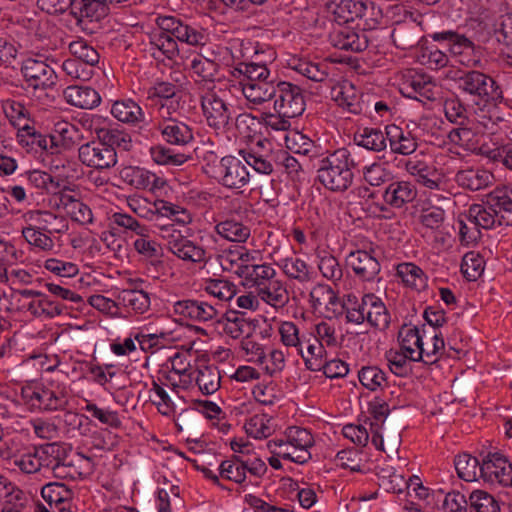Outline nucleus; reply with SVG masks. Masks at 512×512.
<instances>
[{
	"mask_svg": "<svg viewBox=\"0 0 512 512\" xmlns=\"http://www.w3.org/2000/svg\"><path fill=\"white\" fill-rule=\"evenodd\" d=\"M455 82L465 100L475 107L496 105L503 100V92L498 83L481 71L461 72Z\"/></svg>",
	"mask_w": 512,
	"mask_h": 512,
	"instance_id": "nucleus-1",
	"label": "nucleus"
},
{
	"mask_svg": "<svg viewBox=\"0 0 512 512\" xmlns=\"http://www.w3.org/2000/svg\"><path fill=\"white\" fill-rule=\"evenodd\" d=\"M355 166L349 151L345 148L319 159L318 180L331 191H345L353 181L352 168Z\"/></svg>",
	"mask_w": 512,
	"mask_h": 512,
	"instance_id": "nucleus-2",
	"label": "nucleus"
},
{
	"mask_svg": "<svg viewBox=\"0 0 512 512\" xmlns=\"http://www.w3.org/2000/svg\"><path fill=\"white\" fill-rule=\"evenodd\" d=\"M54 449L53 443L39 446L13 444L9 448L7 459L20 472L36 474L42 469L48 468L51 458L57 456Z\"/></svg>",
	"mask_w": 512,
	"mask_h": 512,
	"instance_id": "nucleus-3",
	"label": "nucleus"
},
{
	"mask_svg": "<svg viewBox=\"0 0 512 512\" xmlns=\"http://www.w3.org/2000/svg\"><path fill=\"white\" fill-rule=\"evenodd\" d=\"M54 453L57 456L51 458L48 469L52 471L54 477L64 480L82 479L93 471V461L81 453H76L70 457L67 455V449L64 445L54 442Z\"/></svg>",
	"mask_w": 512,
	"mask_h": 512,
	"instance_id": "nucleus-4",
	"label": "nucleus"
},
{
	"mask_svg": "<svg viewBox=\"0 0 512 512\" xmlns=\"http://www.w3.org/2000/svg\"><path fill=\"white\" fill-rule=\"evenodd\" d=\"M272 100L273 110L286 117H298L305 110V100L301 88L290 82L279 81Z\"/></svg>",
	"mask_w": 512,
	"mask_h": 512,
	"instance_id": "nucleus-5",
	"label": "nucleus"
},
{
	"mask_svg": "<svg viewBox=\"0 0 512 512\" xmlns=\"http://www.w3.org/2000/svg\"><path fill=\"white\" fill-rule=\"evenodd\" d=\"M200 101L202 115L210 127L224 128L231 119V112L224 101L218 97L215 88H205L196 92Z\"/></svg>",
	"mask_w": 512,
	"mask_h": 512,
	"instance_id": "nucleus-6",
	"label": "nucleus"
},
{
	"mask_svg": "<svg viewBox=\"0 0 512 512\" xmlns=\"http://www.w3.org/2000/svg\"><path fill=\"white\" fill-rule=\"evenodd\" d=\"M21 397L32 410L55 411L64 408L67 404L62 391H54L40 385L22 388Z\"/></svg>",
	"mask_w": 512,
	"mask_h": 512,
	"instance_id": "nucleus-7",
	"label": "nucleus"
},
{
	"mask_svg": "<svg viewBox=\"0 0 512 512\" xmlns=\"http://www.w3.org/2000/svg\"><path fill=\"white\" fill-rule=\"evenodd\" d=\"M18 144L27 153L38 154L46 152L55 154L59 152V144L55 135H45L38 131L33 123L25 125L16 133Z\"/></svg>",
	"mask_w": 512,
	"mask_h": 512,
	"instance_id": "nucleus-8",
	"label": "nucleus"
},
{
	"mask_svg": "<svg viewBox=\"0 0 512 512\" xmlns=\"http://www.w3.org/2000/svg\"><path fill=\"white\" fill-rule=\"evenodd\" d=\"M91 129L101 141L108 148H113L121 151H130L133 144L132 138L128 132L119 125L107 123L102 117L95 116L91 121Z\"/></svg>",
	"mask_w": 512,
	"mask_h": 512,
	"instance_id": "nucleus-9",
	"label": "nucleus"
},
{
	"mask_svg": "<svg viewBox=\"0 0 512 512\" xmlns=\"http://www.w3.org/2000/svg\"><path fill=\"white\" fill-rule=\"evenodd\" d=\"M480 478L491 484L512 486V464L498 453H488L482 458Z\"/></svg>",
	"mask_w": 512,
	"mask_h": 512,
	"instance_id": "nucleus-10",
	"label": "nucleus"
},
{
	"mask_svg": "<svg viewBox=\"0 0 512 512\" xmlns=\"http://www.w3.org/2000/svg\"><path fill=\"white\" fill-rule=\"evenodd\" d=\"M393 9L397 11H403L405 17H409V20L399 21L395 23L391 38L394 45L401 50H411L418 46L421 39L423 38L422 29L420 23H417L413 18V13L407 11L403 6L396 5Z\"/></svg>",
	"mask_w": 512,
	"mask_h": 512,
	"instance_id": "nucleus-11",
	"label": "nucleus"
},
{
	"mask_svg": "<svg viewBox=\"0 0 512 512\" xmlns=\"http://www.w3.org/2000/svg\"><path fill=\"white\" fill-rule=\"evenodd\" d=\"M147 100L160 117L169 118L179 108L177 88L169 82H156L147 89Z\"/></svg>",
	"mask_w": 512,
	"mask_h": 512,
	"instance_id": "nucleus-12",
	"label": "nucleus"
},
{
	"mask_svg": "<svg viewBox=\"0 0 512 512\" xmlns=\"http://www.w3.org/2000/svg\"><path fill=\"white\" fill-rule=\"evenodd\" d=\"M191 349L192 346H189L185 351L176 352L171 357L172 371L170 380L172 381L176 393L182 399H186L190 396L192 371L189 357Z\"/></svg>",
	"mask_w": 512,
	"mask_h": 512,
	"instance_id": "nucleus-13",
	"label": "nucleus"
},
{
	"mask_svg": "<svg viewBox=\"0 0 512 512\" xmlns=\"http://www.w3.org/2000/svg\"><path fill=\"white\" fill-rule=\"evenodd\" d=\"M21 73L34 89H48L56 85L57 75L45 61L36 58H27L21 66Z\"/></svg>",
	"mask_w": 512,
	"mask_h": 512,
	"instance_id": "nucleus-14",
	"label": "nucleus"
},
{
	"mask_svg": "<svg viewBox=\"0 0 512 512\" xmlns=\"http://www.w3.org/2000/svg\"><path fill=\"white\" fill-rule=\"evenodd\" d=\"M401 92L423 104H426L427 101H436L439 94L437 85L432 78L421 73L408 75L401 84Z\"/></svg>",
	"mask_w": 512,
	"mask_h": 512,
	"instance_id": "nucleus-15",
	"label": "nucleus"
},
{
	"mask_svg": "<svg viewBox=\"0 0 512 512\" xmlns=\"http://www.w3.org/2000/svg\"><path fill=\"white\" fill-rule=\"evenodd\" d=\"M80 161L95 169H109L117 163V152L108 148L101 141L83 144L79 148Z\"/></svg>",
	"mask_w": 512,
	"mask_h": 512,
	"instance_id": "nucleus-16",
	"label": "nucleus"
},
{
	"mask_svg": "<svg viewBox=\"0 0 512 512\" xmlns=\"http://www.w3.org/2000/svg\"><path fill=\"white\" fill-rule=\"evenodd\" d=\"M372 253H374L373 248H370V251L357 249L350 252L346 257L347 265L352 269L355 276L362 281H373L380 273L381 265Z\"/></svg>",
	"mask_w": 512,
	"mask_h": 512,
	"instance_id": "nucleus-17",
	"label": "nucleus"
},
{
	"mask_svg": "<svg viewBox=\"0 0 512 512\" xmlns=\"http://www.w3.org/2000/svg\"><path fill=\"white\" fill-rule=\"evenodd\" d=\"M199 140L194 138V154L197 157V164L200 165L202 173L209 178H219V171L222 167V159L215 151V145L210 138L198 133Z\"/></svg>",
	"mask_w": 512,
	"mask_h": 512,
	"instance_id": "nucleus-18",
	"label": "nucleus"
},
{
	"mask_svg": "<svg viewBox=\"0 0 512 512\" xmlns=\"http://www.w3.org/2000/svg\"><path fill=\"white\" fill-rule=\"evenodd\" d=\"M199 140L194 138V154L197 157V164L200 165L202 173L209 178H219V171L222 167V159L215 151V145L210 138L198 133Z\"/></svg>",
	"mask_w": 512,
	"mask_h": 512,
	"instance_id": "nucleus-19",
	"label": "nucleus"
},
{
	"mask_svg": "<svg viewBox=\"0 0 512 512\" xmlns=\"http://www.w3.org/2000/svg\"><path fill=\"white\" fill-rule=\"evenodd\" d=\"M41 496L54 512H73L74 491L64 483L50 482L41 489Z\"/></svg>",
	"mask_w": 512,
	"mask_h": 512,
	"instance_id": "nucleus-20",
	"label": "nucleus"
},
{
	"mask_svg": "<svg viewBox=\"0 0 512 512\" xmlns=\"http://www.w3.org/2000/svg\"><path fill=\"white\" fill-rule=\"evenodd\" d=\"M199 43L200 40L194 32V48H196ZM203 47L204 45L201 44L200 51L194 49V54H197V57H194V75L200 78H194V93L203 91L205 88H216L213 77L217 71V65L212 59L202 53Z\"/></svg>",
	"mask_w": 512,
	"mask_h": 512,
	"instance_id": "nucleus-21",
	"label": "nucleus"
},
{
	"mask_svg": "<svg viewBox=\"0 0 512 512\" xmlns=\"http://www.w3.org/2000/svg\"><path fill=\"white\" fill-rule=\"evenodd\" d=\"M426 329L423 326L419 329L412 325H403L398 332V341L400 349L407 353L413 362L421 361L423 358L424 338H426Z\"/></svg>",
	"mask_w": 512,
	"mask_h": 512,
	"instance_id": "nucleus-22",
	"label": "nucleus"
},
{
	"mask_svg": "<svg viewBox=\"0 0 512 512\" xmlns=\"http://www.w3.org/2000/svg\"><path fill=\"white\" fill-rule=\"evenodd\" d=\"M249 172L246 165L234 156L222 158V167L219 171V178H215L228 188H241L249 181Z\"/></svg>",
	"mask_w": 512,
	"mask_h": 512,
	"instance_id": "nucleus-23",
	"label": "nucleus"
},
{
	"mask_svg": "<svg viewBox=\"0 0 512 512\" xmlns=\"http://www.w3.org/2000/svg\"><path fill=\"white\" fill-rule=\"evenodd\" d=\"M454 180L463 189L479 191L491 186L495 177L491 171L483 167H468L457 171Z\"/></svg>",
	"mask_w": 512,
	"mask_h": 512,
	"instance_id": "nucleus-24",
	"label": "nucleus"
},
{
	"mask_svg": "<svg viewBox=\"0 0 512 512\" xmlns=\"http://www.w3.org/2000/svg\"><path fill=\"white\" fill-rule=\"evenodd\" d=\"M331 97L338 106L352 114H361L364 110L362 95L357 92L352 82L345 80L332 87Z\"/></svg>",
	"mask_w": 512,
	"mask_h": 512,
	"instance_id": "nucleus-25",
	"label": "nucleus"
},
{
	"mask_svg": "<svg viewBox=\"0 0 512 512\" xmlns=\"http://www.w3.org/2000/svg\"><path fill=\"white\" fill-rule=\"evenodd\" d=\"M430 37L435 42L446 43L448 51L454 56L475 54L476 50L480 48L465 34L456 30H442L431 34Z\"/></svg>",
	"mask_w": 512,
	"mask_h": 512,
	"instance_id": "nucleus-26",
	"label": "nucleus"
},
{
	"mask_svg": "<svg viewBox=\"0 0 512 512\" xmlns=\"http://www.w3.org/2000/svg\"><path fill=\"white\" fill-rule=\"evenodd\" d=\"M368 12L375 14L373 2L362 0H339L334 4L333 14L338 23L353 22L363 16L368 17Z\"/></svg>",
	"mask_w": 512,
	"mask_h": 512,
	"instance_id": "nucleus-27",
	"label": "nucleus"
},
{
	"mask_svg": "<svg viewBox=\"0 0 512 512\" xmlns=\"http://www.w3.org/2000/svg\"><path fill=\"white\" fill-rule=\"evenodd\" d=\"M406 171L415 178V180L429 189H438L441 178L436 167L419 159L417 156L410 158L405 163Z\"/></svg>",
	"mask_w": 512,
	"mask_h": 512,
	"instance_id": "nucleus-28",
	"label": "nucleus"
},
{
	"mask_svg": "<svg viewBox=\"0 0 512 512\" xmlns=\"http://www.w3.org/2000/svg\"><path fill=\"white\" fill-rule=\"evenodd\" d=\"M386 136L391 152L395 154L408 156L417 150V138L410 131H405L397 125H387Z\"/></svg>",
	"mask_w": 512,
	"mask_h": 512,
	"instance_id": "nucleus-29",
	"label": "nucleus"
},
{
	"mask_svg": "<svg viewBox=\"0 0 512 512\" xmlns=\"http://www.w3.org/2000/svg\"><path fill=\"white\" fill-rule=\"evenodd\" d=\"M63 96L67 103L80 109H93L101 102L99 93L90 86L69 85Z\"/></svg>",
	"mask_w": 512,
	"mask_h": 512,
	"instance_id": "nucleus-30",
	"label": "nucleus"
},
{
	"mask_svg": "<svg viewBox=\"0 0 512 512\" xmlns=\"http://www.w3.org/2000/svg\"><path fill=\"white\" fill-rule=\"evenodd\" d=\"M220 270H227L238 275L240 278L244 274V267L248 266L254 255L245 247L236 246L234 249H228L219 258Z\"/></svg>",
	"mask_w": 512,
	"mask_h": 512,
	"instance_id": "nucleus-31",
	"label": "nucleus"
},
{
	"mask_svg": "<svg viewBox=\"0 0 512 512\" xmlns=\"http://www.w3.org/2000/svg\"><path fill=\"white\" fill-rule=\"evenodd\" d=\"M276 79L256 83H242V93L252 105H262L273 99L278 87Z\"/></svg>",
	"mask_w": 512,
	"mask_h": 512,
	"instance_id": "nucleus-32",
	"label": "nucleus"
},
{
	"mask_svg": "<svg viewBox=\"0 0 512 512\" xmlns=\"http://www.w3.org/2000/svg\"><path fill=\"white\" fill-rule=\"evenodd\" d=\"M362 305L366 307V320L371 326L381 330L388 327L390 315L379 297L374 294H366L362 297Z\"/></svg>",
	"mask_w": 512,
	"mask_h": 512,
	"instance_id": "nucleus-33",
	"label": "nucleus"
},
{
	"mask_svg": "<svg viewBox=\"0 0 512 512\" xmlns=\"http://www.w3.org/2000/svg\"><path fill=\"white\" fill-rule=\"evenodd\" d=\"M111 114L118 121L128 125L136 126L145 121V113L132 99L115 101L111 106Z\"/></svg>",
	"mask_w": 512,
	"mask_h": 512,
	"instance_id": "nucleus-34",
	"label": "nucleus"
},
{
	"mask_svg": "<svg viewBox=\"0 0 512 512\" xmlns=\"http://www.w3.org/2000/svg\"><path fill=\"white\" fill-rule=\"evenodd\" d=\"M487 204L490 209L496 214L501 213V221H506V224H512V217H506L504 214H512V188L507 186L496 187L487 195Z\"/></svg>",
	"mask_w": 512,
	"mask_h": 512,
	"instance_id": "nucleus-35",
	"label": "nucleus"
},
{
	"mask_svg": "<svg viewBox=\"0 0 512 512\" xmlns=\"http://www.w3.org/2000/svg\"><path fill=\"white\" fill-rule=\"evenodd\" d=\"M416 196L417 190L415 186L406 181L390 183L383 194L384 201L397 208L412 202Z\"/></svg>",
	"mask_w": 512,
	"mask_h": 512,
	"instance_id": "nucleus-36",
	"label": "nucleus"
},
{
	"mask_svg": "<svg viewBox=\"0 0 512 512\" xmlns=\"http://www.w3.org/2000/svg\"><path fill=\"white\" fill-rule=\"evenodd\" d=\"M275 276L276 271L270 264H257L254 256V260H251L248 266L244 267V274L241 279L245 286L260 289V286L271 281V278Z\"/></svg>",
	"mask_w": 512,
	"mask_h": 512,
	"instance_id": "nucleus-37",
	"label": "nucleus"
},
{
	"mask_svg": "<svg viewBox=\"0 0 512 512\" xmlns=\"http://www.w3.org/2000/svg\"><path fill=\"white\" fill-rule=\"evenodd\" d=\"M3 113L9 123L19 131L25 125L33 123L29 109L21 102L14 99H6L1 102Z\"/></svg>",
	"mask_w": 512,
	"mask_h": 512,
	"instance_id": "nucleus-38",
	"label": "nucleus"
},
{
	"mask_svg": "<svg viewBox=\"0 0 512 512\" xmlns=\"http://www.w3.org/2000/svg\"><path fill=\"white\" fill-rule=\"evenodd\" d=\"M280 267L288 278L300 283L311 282L315 277L313 269L304 260L295 256L282 259Z\"/></svg>",
	"mask_w": 512,
	"mask_h": 512,
	"instance_id": "nucleus-39",
	"label": "nucleus"
},
{
	"mask_svg": "<svg viewBox=\"0 0 512 512\" xmlns=\"http://www.w3.org/2000/svg\"><path fill=\"white\" fill-rule=\"evenodd\" d=\"M284 140L286 147L295 154L310 158L319 156L320 147L299 131H290L285 135Z\"/></svg>",
	"mask_w": 512,
	"mask_h": 512,
	"instance_id": "nucleus-40",
	"label": "nucleus"
},
{
	"mask_svg": "<svg viewBox=\"0 0 512 512\" xmlns=\"http://www.w3.org/2000/svg\"><path fill=\"white\" fill-rule=\"evenodd\" d=\"M110 12L99 0H74L71 15L75 19L87 18L91 21H100Z\"/></svg>",
	"mask_w": 512,
	"mask_h": 512,
	"instance_id": "nucleus-41",
	"label": "nucleus"
},
{
	"mask_svg": "<svg viewBox=\"0 0 512 512\" xmlns=\"http://www.w3.org/2000/svg\"><path fill=\"white\" fill-rule=\"evenodd\" d=\"M356 143L374 152H381L387 147L386 131L383 132L379 128L365 127L354 135Z\"/></svg>",
	"mask_w": 512,
	"mask_h": 512,
	"instance_id": "nucleus-42",
	"label": "nucleus"
},
{
	"mask_svg": "<svg viewBox=\"0 0 512 512\" xmlns=\"http://www.w3.org/2000/svg\"><path fill=\"white\" fill-rule=\"evenodd\" d=\"M197 377L195 383L203 395H211L219 390L221 376L214 365H197Z\"/></svg>",
	"mask_w": 512,
	"mask_h": 512,
	"instance_id": "nucleus-43",
	"label": "nucleus"
},
{
	"mask_svg": "<svg viewBox=\"0 0 512 512\" xmlns=\"http://www.w3.org/2000/svg\"><path fill=\"white\" fill-rule=\"evenodd\" d=\"M258 294L263 301L274 307H282L289 300L286 287L275 277L271 278V281H268L263 286H260Z\"/></svg>",
	"mask_w": 512,
	"mask_h": 512,
	"instance_id": "nucleus-44",
	"label": "nucleus"
},
{
	"mask_svg": "<svg viewBox=\"0 0 512 512\" xmlns=\"http://www.w3.org/2000/svg\"><path fill=\"white\" fill-rule=\"evenodd\" d=\"M220 271L218 258L211 255H209L207 260L198 264V266L194 265V286H196V292H201L206 284L220 276Z\"/></svg>",
	"mask_w": 512,
	"mask_h": 512,
	"instance_id": "nucleus-45",
	"label": "nucleus"
},
{
	"mask_svg": "<svg viewBox=\"0 0 512 512\" xmlns=\"http://www.w3.org/2000/svg\"><path fill=\"white\" fill-rule=\"evenodd\" d=\"M268 448L273 454H276L283 459L290 460L297 464L307 463L311 459V453L304 450H296L288 442V440H270Z\"/></svg>",
	"mask_w": 512,
	"mask_h": 512,
	"instance_id": "nucleus-46",
	"label": "nucleus"
},
{
	"mask_svg": "<svg viewBox=\"0 0 512 512\" xmlns=\"http://www.w3.org/2000/svg\"><path fill=\"white\" fill-rule=\"evenodd\" d=\"M334 45L342 50L361 52L368 47V40L364 33H357L348 29L340 30L335 35Z\"/></svg>",
	"mask_w": 512,
	"mask_h": 512,
	"instance_id": "nucleus-47",
	"label": "nucleus"
},
{
	"mask_svg": "<svg viewBox=\"0 0 512 512\" xmlns=\"http://www.w3.org/2000/svg\"><path fill=\"white\" fill-rule=\"evenodd\" d=\"M455 469L458 476L467 482H472L480 478L481 463L476 457L463 453L455 457Z\"/></svg>",
	"mask_w": 512,
	"mask_h": 512,
	"instance_id": "nucleus-48",
	"label": "nucleus"
},
{
	"mask_svg": "<svg viewBox=\"0 0 512 512\" xmlns=\"http://www.w3.org/2000/svg\"><path fill=\"white\" fill-rule=\"evenodd\" d=\"M291 67L314 82H323L328 77V66L324 63H314L306 59H294Z\"/></svg>",
	"mask_w": 512,
	"mask_h": 512,
	"instance_id": "nucleus-49",
	"label": "nucleus"
},
{
	"mask_svg": "<svg viewBox=\"0 0 512 512\" xmlns=\"http://www.w3.org/2000/svg\"><path fill=\"white\" fill-rule=\"evenodd\" d=\"M69 51L73 57L91 69L99 63L100 55L98 51L83 39L72 41L69 44Z\"/></svg>",
	"mask_w": 512,
	"mask_h": 512,
	"instance_id": "nucleus-50",
	"label": "nucleus"
},
{
	"mask_svg": "<svg viewBox=\"0 0 512 512\" xmlns=\"http://www.w3.org/2000/svg\"><path fill=\"white\" fill-rule=\"evenodd\" d=\"M120 302L136 313H144L150 305V299L146 292L136 289H123L118 296Z\"/></svg>",
	"mask_w": 512,
	"mask_h": 512,
	"instance_id": "nucleus-51",
	"label": "nucleus"
},
{
	"mask_svg": "<svg viewBox=\"0 0 512 512\" xmlns=\"http://www.w3.org/2000/svg\"><path fill=\"white\" fill-rule=\"evenodd\" d=\"M236 70L244 76V79L240 82L241 85L242 83H256L275 79L264 64L240 63Z\"/></svg>",
	"mask_w": 512,
	"mask_h": 512,
	"instance_id": "nucleus-52",
	"label": "nucleus"
},
{
	"mask_svg": "<svg viewBox=\"0 0 512 512\" xmlns=\"http://www.w3.org/2000/svg\"><path fill=\"white\" fill-rule=\"evenodd\" d=\"M360 383L370 391L382 389L386 385V373L377 366H364L358 371Z\"/></svg>",
	"mask_w": 512,
	"mask_h": 512,
	"instance_id": "nucleus-53",
	"label": "nucleus"
},
{
	"mask_svg": "<svg viewBox=\"0 0 512 512\" xmlns=\"http://www.w3.org/2000/svg\"><path fill=\"white\" fill-rule=\"evenodd\" d=\"M469 512H500V506L488 492L474 490L469 496Z\"/></svg>",
	"mask_w": 512,
	"mask_h": 512,
	"instance_id": "nucleus-54",
	"label": "nucleus"
},
{
	"mask_svg": "<svg viewBox=\"0 0 512 512\" xmlns=\"http://www.w3.org/2000/svg\"><path fill=\"white\" fill-rule=\"evenodd\" d=\"M246 471L247 462L241 460L238 456L222 461L219 466L220 476L236 483H242L245 480Z\"/></svg>",
	"mask_w": 512,
	"mask_h": 512,
	"instance_id": "nucleus-55",
	"label": "nucleus"
},
{
	"mask_svg": "<svg viewBox=\"0 0 512 512\" xmlns=\"http://www.w3.org/2000/svg\"><path fill=\"white\" fill-rule=\"evenodd\" d=\"M120 179L136 188L146 189L149 184V171L137 166H123L119 169Z\"/></svg>",
	"mask_w": 512,
	"mask_h": 512,
	"instance_id": "nucleus-56",
	"label": "nucleus"
},
{
	"mask_svg": "<svg viewBox=\"0 0 512 512\" xmlns=\"http://www.w3.org/2000/svg\"><path fill=\"white\" fill-rule=\"evenodd\" d=\"M213 202H217V198L207 192H200L194 197V221L208 222L214 220V213L211 212Z\"/></svg>",
	"mask_w": 512,
	"mask_h": 512,
	"instance_id": "nucleus-57",
	"label": "nucleus"
},
{
	"mask_svg": "<svg viewBox=\"0 0 512 512\" xmlns=\"http://www.w3.org/2000/svg\"><path fill=\"white\" fill-rule=\"evenodd\" d=\"M162 135L168 143L175 145L186 144L192 140L191 129L187 125L175 121L162 128Z\"/></svg>",
	"mask_w": 512,
	"mask_h": 512,
	"instance_id": "nucleus-58",
	"label": "nucleus"
},
{
	"mask_svg": "<svg viewBox=\"0 0 512 512\" xmlns=\"http://www.w3.org/2000/svg\"><path fill=\"white\" fill-rule=\"evenodd\" d=\"M484 259L476 252L466 253L461 262V272L469 281L477 280L484 271Z\"/></svg>",
	"mask_w": 512,
	"mask_h": 512,
	"instance_id": "nucleus-59",
	"label": "nucleus"
},
{
	"mask_svg": "<svg viewBox=\"0 0 512 512\" xmlns=\"http://www.w3.org/2000/svg\"><path fill=\"white\" fill-rule=\"evenodd\" d=\"M22 235L30 245L41 250H51L54 246L53 240L47 231L41 227L24 226Z\"/></svg>",
	"mask_w": 512,
	"mask_h": 512,
	"instance_id": "nucleus-60",
	"label": "nucleus"
},
{
	"mask_svg": "<svg viewBox=\"0 0 512 512\" xmlns=\"http://www.w3.org/2000/svg\"><path fill=\"white\" fill-rule=\"evenodd\" d=\"M286 439L296 450H304L310 452V448L314 446V438L312 434L305 428L292 426L287 428Z\"/></svg>",
	"mask_w": 512,
	"mask_h": 512,
	"instance_id": "nucleus-61",
	"label": "nucleus"
},
{
	"mask_svg": "<svg viewBox=\"0 0 512 512\" xmlns=\"http://www.w3.org/2000/svg\"><path fill=\"white\" fill-rule=\"evenodd\" d=\"M151 44L154 45L167 58H172L175 54L181 56V50L175 38L167 32H155L151 38Z\"/></svg>",
	"mask_w": 512,
	"mask_h": 512,
	"instance_id": "nucleus-62",
	"label": "nucleus"
},
{
	"mask_svg": "<svg viewBox=\"0 0 512 512\" xmlns=\"http://www.w3.org/2000/svg\"><path fill=\"white\" fill-rule=\"evenodd\" d=\"M249 326L248 322L244 318V314L229 310L225 314L224 332L233 339L241 337L245 329Z\"/></svg>",
	"mask_w": 512,
	"mask_h": 512,
	"instance_id": "nucleus-63",
	"label": "nucleus"
},
{
	"mask_svg": "<svg viewBox=\"0 0 512 512\" xmlns=\"http://www.w3.org/2000/svg\"><path fill=\"white\" fill-rule=\"evenodd\" d=\"M270 419L266 415L252 416L244 425L247 434L253 438L261 439L271 435Z\"/></svg>",
	"mask_w": 512,
	"mask_h": 512,
	"instance_id": "nucleus-64",
	"label": "nucleus"
}]
</instances>
